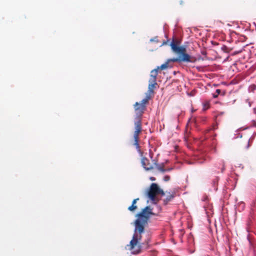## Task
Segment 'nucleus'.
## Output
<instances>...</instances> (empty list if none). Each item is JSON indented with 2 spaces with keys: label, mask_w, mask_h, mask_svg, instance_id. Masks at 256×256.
<instances>
[{
  "label": "nucleus",
  "mask_w": 256,
  "mask_h": 256,
  "mask_svg": "<svg viewBox=\"0 0 256 256\" xmlns=\"http://www.w3.org/2000/svg\"><path fill=\"white\" fill-rule=\"evenodd\" d=\"M218 103H219V102H215V104H218Z\"/></svg>",
  "instance_id": "a878e982"
},
{
  "label": "nucleus",
  "mask_w": 256,
  "mask_h": 256,
  "mask_svg": "<svg viewBox=\"0 0 256 256\" xmlns=\"http://www.w3.org/2000/svg\"><path fill=\"white\" fill-rule=\"evenodd\" d=\"M224 50H225V52H227V48H226V46H225V48H224Z\"/></svg>",
  "instance_id": "aec40b11"
},
{
  "label": "nucleus",
  "mask_w": 256,
  "mask_h": 256,
  "mask_svg": "<svg viewBox=\"0 0 256 256\" xmlns=\"http://www.w3.org/2000/svg\"><path fill=\"white\" fill-rule=\"evenodd\" d=\"M150 179L152 180H155L154 178H151Z\"/></svg>",
  "instance_id": "5701e85b"
},
{
  "label": "nucleus",
  "mask_w": 256,
  "mask_h": 256,
  "mask_svg": "<svg viewBox=\"0 0 256 256\" xmlns=\"http://www.w3.org/2000/svg\"><path fill=\"white\" fill-rule=\"evenodd\" d=\"M142 164L144 168L146 170H150L154 169V164H152L150 162L149 160L145 158L144 157L142 158Z\"/></svg>",
  "instance_id": "423d86ee"
},
{
  "label": "nucleus",
  "mask_w": 256,
  "mask_h": 256,
  "mask_svg": "<svg viewBox=\"0 0 256 256\" xmlns=\"http://www.w3.org/2000/svg\"><path fill=\"white\" fill-rule=\"evenodd\" d=\"M226 66V67H228V66H231L230 64H228H228H226V66Z\"/></svg>",
  "instance_id": "6ab92c4d"
},
{
  "label": "nucleus",
  "mask_w": 256,
  "mask_h": 256,
  "mask_svg": "<svg viewBox=\"0 0 256 256\" xmlns=\"http://www.w3.org/2000/svg\"><path fill=\"white\" fill-rule=\"evenodd\" d=\"M152 162L153 164L156 166V168L160 172H164L166 171L170 170V169L166 170L164 168V164H158V161L156 160H152Z\"/></svg>",
  "instance_id": "0eeeda50"
},
{
  "label": "nucleus",
  "mask_w": 256,
  "mask_h": 256,
  "mask_svg": "<svg viewBox=\"0 0 256 256\" xmlns=\"http://www.w3.org/2000/svg\"><path fill=\"white\" fill-rule=\"evenodd\" d=\"M166 43H167L166 42H164L163 44H162V45L166 44Z\"/></svg>",
  "instance_id": "4be33fe9"
},
{
  "label": "nucleus",
  "mask_w": 256,
  "mask_h": 256,
  "mask_svg": "<svg viewBox=\"0 0 256 256\" xmlns=\"http://www.w3.org/2000/svg\"><path fill=\"white\" fill-rule=\"evenodd\" d=\"M152 212V208L150 206H146L142 211L138 214L136 216L138 218L134 222V226L136 230L144 232V227L152 216H154Z\"/></svg>",
  "instance_id": "20e7f679"
},
{
  "label": "nucleus",
  "mask_w": 256,
  "mask_h": 256,
  "mask_svg": "<svg viewBox=\"0 0 256 256\" xmlns=\"http://www.w3.org/2000/svg\"><path fill=\"white\" fill-rule=\"evenodd\" d=\"M180 42L178 40L174 39L172 40L170 46L172 50L174 52L178 54L180 56L178 58L168 59L166 62L162 64L160 66H158L159 70H164L169 67L168 64L170 62H190V56L186 54V50L185 47L183 46H179Z\"/></svg>",
  "instance_id": "f257e3e1"
},
{
  "label": "nucleus",
  "mask_w": 256,
  "mask_h": 256,
  "mask_svg": "<svg viewBox=\"0 0 256 256\" xmlns=\"http://www.w3.org/2000/svg\"><path fill=\"white\" fill-rule=\"evenodd\" d=\"M202 54H206V52H202Z\"/></svg>",
  "instance_id": "412c9836"
},
{
  "label": "nucleus",
  "mask_w": 256,
  "mask_h": 256,
  "mask_svg": "<svg viewBox=\"0 0 256 256\" xmlns=\"http://www.w3.org/2000/svg\"><path fill=\"white\" fill-rule=\"evenodd\" d=\"M158 194L164 196L165 193L158 187L156 184L152 183L148 192V196L152 201L154 202L156 200V196Z\"/></svg>",
  "instance_id": "39448f33"
},
{
  "label": "nucleus",
  "mask_w": 256,
  "mask_h": 256,
  "mask_svg": "<svg viewBox=\"0 0 256 256\" xmlns=\"http://www.w3.org/2000/svg\"><path fill=\"white\" fill-rule=\"evenodd\" d=\"M235 64H236L234 62V63L233 64V65H234V66H235Z\"/></svg>",
  "instance_id": "bb28decb"
},
{
  "label": "nucleus",
  "mask_w": 256,
  "mask_h": 256,
  "mask_svg": "<svg viewBox=\"0 0 256 256\" xmlns=\"http://www.w3.org/2000/svg\"><path fill=\"white\" fill-rule=\"evenodd\" d=\"M150 96L146 94V97L141 101L140 104L146 106V104L148 102V100H150Z\"/></svg>",
  "instance_id": "9b49d317"
},
{
  "label": "nucleus",
  "mask_w": 256,
  "mask_h": 256,
  "mask_svg": "<svg viewBox=\"0 0 256 256\" xmlns=\"http://www.w3.org/2000/svg\"><path fill=\"white\" fill-rule=\"evenodd\" d=\"M246 103L248 105L249 107H250L254 104V102H251L250 100L248 99L246 100Z\"/></svg>",
  "instance_id": "f3484780"
},
{
  "label": "nucleus",
  "mask_w": 256,
  "mask_h": 256,
  "mask_svg": "<svg viewBox=\"0 0 256 256\" xmlns=\"http://www.w3.org/2000/svg\"><path fill=\"white\" fill-rule=\"evenodd\" d=\"M156 80V78L150 76V78L149 80V83L157 84Z\"/></svg>",
  "instance_id": "4468645a"
},
{
  "label": "nucleus",
  "mask_w": 256,
  "mask_h": 256,
  "mask_svg": "<svg viewBox=\"0 0 256 256\" xmlns=\"http://www.w3.org/2000/svg\"><path fill=\"white\" fill-rule=\"evenodd\" d=\"M226 60H226V59H225L224 62H226Z\"/></svg>",
  "instance_id": "cd10ccee"
},
{
  "label": "nucleus",
  "mask_w": 256,
  "mask_h": 256,
  "mask_svg": "<svg viewBox=\"0 0 256 256\" xmlns=\"http://www.w3.org/2000/svg\"><path fill=\"white\" fill-rule=\"evenodd\" d=\"M221 93V90L220 89H217L215 92L212 94L213 98H216Z\"/></svg>",
  "instance_id": "2eb2a0df"
},
{
  "label": "nucleus",
  "mask_w": 256,
  "mask_h": 256,
  "mask_svg": "<svg viewBox=\"0 0 256 256\" xmlns=\"http://www.w3.org/2000/svg\"><path fill=\"white\" fill-rule=\"evenodd\" d=\"M170 180V176H166L164 178V180L166 182H168Z\"/></svg>",
  "instance_id": "a211bd4d"
},
{
  "label": "nucleus",
  "mask_w": 256,
  "mask_h": 256,
  "mask_svg": "<svg viewBox=\"0 0 256 256\" xmlns=\"http://www.w3.org/2000/svg\"><path fill=\"white\" fill-rule=\"evenodd\" d=\"M256 89V86L252 84L249 86L248 90L250 92H254Z\"/></svg>",
  "instance_id": "dca6fc26"
},
{
  "label": "nucleus",
  "mask_w": 256,
  "mask_h": 256,
  "mask_svg": "<svg viewBox=\"0 0 256 256\" xmlns=\"http://www.w3.org/2000/svg\"><path fill=\"white\" fill-rule=\"evenodd\" d=\"M243 52H241V53H242V56H244V54H243Z\"/></svg>",
  "instance_id": "b1692460"
},
{
  "label": "nucleus",
  "mask_w": 256,
  "mask_h": 256,
  "mask_svg": "<svg viewBox=\"0 0 256 256\" xmlns=\"http://www.w3.org/2000/svg\"><path fill=\"white\" fill-rule=\"evenodd\" d=\"M134 108L136 116L134 120L135 130L134 133V145L136 146L137 150L140 152V149L138 143L139 135L142 131V116L146 109V106L136 102L134 104Z\"/></svg>",
  "instance_id": "f03ea898"
},
{
  "label": "nucleus",
  "mask_w": 256,
  "mask_h": 256,
  "mask_svg": "<svg viewBox=\"0 0 256 256\" xmlns=\"http://www.w3.org/2000/svg\"><path fill=\"white\" fill-rule=\"evenodd\" d=\"M156 84H157L149 83L148 88V94H147L150 96V94H152L154 92V90L156 88Z\"/></svg>",
  "instance_id": "9d476101"
},
{
  "label": "nucleus",
  "mask_w": 256,
  "mask_h": 256,
  "mask_svg": "<svg viewBox=\"0 0 256 256\" xmlns=\"http://www.w3.org/2000/svg\"><path fill=\"white\" fill-rule=\"evenodd\" d=\"M254 112L256 114V110L255 108L254 109Z\"/></svg>",
  "instance_id": "393cba45"
},
{
  "label": "nucleus",
  "mask_w": 256,
  "mask_h": 256,
  "mask_svg": "<svg viewBox=\"0 0 256 256\" xmlns=\"http://www.w3.org/2000/svg\"><path fill=\"white\" fill-rule=\"evenodd\" d=\"M139 200V198L134 199L132 202V204L128 208V210L130 212H134L138 208V206L136 205L137 201Z\"/></svg>",
  "instance_id": "1a4fd4ad"
},
{
  "label": "nucleus",
  "mask_w": 256,
  "mask_h": 256,
  "mask_svg": "<svg viewBox=\"0 0 256 256\" xmlns=\"http://www.w3.org/2000/svg\"><path fill=\"white\" fill-rule=\"evenodd\" d=\"M158 72V68H155L152 70L150 72V76H153L156 78Z\"/></svg>",
  "instance_id": "ddd939ff"
},
{
  "label": "nucleus",
  "mask_w": 256,
  "mask_h": 256,
  "mask_svg": "<svg viewBox=\"0 0 256 256\" xmlns=\"http://www.w3.org/2000/svg\"><path fill=\"white\" fill-rule=\"evenodd\" d=\"M144 232L136 230V229L134 228V233L132 238L130 244L126 246L127 248L131 251L132 254H138L142 252L143 250H146L149 248L150 241L149 237L144 242H140L142 234Z\"/></svg>",
  "instance_id": "7ed1b4c3"
},
{
  "label": "nucleus",
  "mask_w": 256,
  "mask_h": 256,
  "mask_svg": "<svg viewBox=\"0 0 256 256\" xmlns=\"http://www.w3.org/2000/svg\"><path fill=\"white\" fill-rule=\"evenodd\" d=\"M203 110H206L210 108V101L204 100L202 103Z\"/></svg>",
  "instance_id": "f8f14e48"
},
{
  "label": "nucleus",
  "mask_w": 256,
  "mask_h": 256,
  "mask_svg": "<svg viewBox=\"0 0 256 256\" xmlns=\"http://www.w3.org/2000/svg\"><path fill=\"white\" fill-rule=\"evenodd\" d=\"M176 193L172 192V193L168 192L166 198L164 200V203L165 205L167 204L169 202L172 200L175 197Z\"/></svg>",
  "instance_id": "6e6552de"
}]
</instances>
